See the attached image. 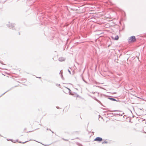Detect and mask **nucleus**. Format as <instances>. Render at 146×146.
I'll list each match as a JSON object with an SVG mask.
<instances>
[{"label": "nucleus", "instance_id": "13", "mask_svg": "<svg viewBox=\"0 0 146 146\" xmlns=\"http://www.w3.org/2000/svg\"><path fill=\"white\" fill-rule=\"evenodd\" d=\"M61 78H62V79H63V75H62V72L61 73Z\"/></svg>", "mask_w": 146, "mask_h": 146}, {"label": "nucleus", "instance_id": "20", "mask_svg": "<svg viewBox=\"0 0 146 146\" xmlns=\"http://www.w3.org/2000/svg\"><path fill=\"white\" fill-rule=\"evenodd\" d=\"M117 111V110H114V111Z\"/></svg>", "mask_w": 146, "mask_h": 146}, {"label": "nucleus", "instance_id": "35", "mask_svg": "<svg viewBox=\"0 0 146 146\" xmlns=\"http://www.w3.org/2000/svg\"><path fill=\"white\" fill-rule=\"evenodd\" d=\"M49 130H50L51 131V130H50V129H49Z\"/></svg>", "mask_w": 146, "mask_h": 146}, {"label": "nucleus", "instance_id": "5", "mask_svg": "<svg viewBox=\"0 0 146 146\" xmlns=\"http://www.w3.org/2000/svg\"><path fill=\"white\" fill-rule=\"evenodd\" d=\"M111 38H112L114 40H118V38H119V37H118V35H116L115 36V37H114L113 36H112Z\"/></svg>", "mask_w": 146, "mask_h": 146}, {"label": "nucleus", "instance_id": "7", "mask_svg": "<svg viewBox=\"0 0 146 146\" xmlns=\"http://www.w3.org/2000/svg\"><path fill=\"white\" fill-rule=\"evenodd\" d=\"M31 140H32L31 139H29V140H27V141H20L19 142V143H24L27 142H28L30 141Z\"/></svg>", "mask_w": 146, "mask_h": 146}, {"label": "nucleus", "instance_id": "8", "mask_svg": "<svg viewBox=\"0 0 146 146\" xmlns=\"http://www.w3.org/2000/svg\"><path fill=\"white\" fill-rule=\"evenodd\" d=\"M14 27V24H11L9 25V27L10 28H12Z\"/></svg>", "mask_w": 146, "mask_h": 146}, {"label": "nucleus", "instance_id": "26", "mask_svg": "<svg viewBox=\"0 0 146 146\" xmlns=\"http://www.w3.org/2000/svg\"><path fill=\"white\" fill-rule=\"evenodd\" d=\"M94 132H92V133H93V134H94Z\"/></svg>", "mask_w": 146, "mask_h": 146}, {"label": "nucleus", "instance_id": "25", "mask_svg": "<svg viewBox=\"0 0 146 146\" xmlns=\"http://www.w3.org/2000/svg\"><path fill=\"white\" fill-rule=\"evenodd\" d=\"M38 78H40L41 77H37Z\"/></svg>", "mask_w": 146, "mask_h": 146}, {"label": "nucleus", "instance_id": "31", "mask_svg": "<svg viewBox=\"0 0 146 146\" xmlns=\"http://www.w3.org/2000/svg\"><path fill=\"white\" fill-rule=\"evenodd\" d=\"M144 133H146V132H145V131H144Z\"/></svg>", "mask_w": 146, "mask_h": 146}, {"label": "nucleus", "instance_id": "27", "mask_svg": "<svg viewBox=\"0 0 146 146\" xmlns=\"http://www.w3.org/2000/svg\"><path fill=\"white\" fill-rule=\"evenodd\" d=\"M6 92H5V93H4L3 94H5Z\"/></svg>", "mask_w": 146, "mask_h": 146}, {"label": "nucleus", "instance_id": "23", "mask_svg": "<svg viewBox=\"0 0 146 146\" xmlns=\"http://www.w3.org/2000/svg\"><path fill=\"white\" fill-rule=\"evenodd\" d=\"M32 139V140H34V141H35V140H34V139ZM35 141H36V140H35Z\"/></svg>", "mask_w": 146, "mask_h": 146}, {"label": "nucleus", "instance_id": "18", "mask_svg": "<svg viewBox=\"0 0 146 146\" xmlns=\"http://www.w3.org/2000/svg\"><path fill=\"white\" fill-rule=\"evenodd\" d=\"M91 93H92V94H95V93H96V92H91Z\"/></svg>", "mask_w": 146, "mask_h": 146}, {"label": "nucleus", "instance_id": "34", "mask_svg": "<svg viewBox=\"0 0 146 146\" xmlns=\"http://www.w3.org/2000/svg\"><path fill=\"white\" fill-rule=\"evenodd\" d=\"M91 133V132H90L89 133L90 134Z\"/></svg>", "mask_w": 146, "mask_h": 146}, {"label": "nucleus", "instance_id": "29", "mask_svg": "<svg viewBox=\"0 0 146 146\" xmlns=\"http://www.w3.org/2000/svg\"><path fill=\"white\" fill-rule=\"evenodd\" d=\"M121 115V116H122V114L121 115Z\"/></svg>", "mask_w": 146, "mask_h": 146}, {"label": "nucleus", "instance_id": "3", "mask_svg": "<svg viewBox=\"0 0 146 146\" xmlns=\"http://www.w3.org/2000/svg\"><path fill=\"white\" fill-rule=\"evenodd\" d=\"M7 141L10 140V141H11L12 142H14V143H15L16 142H18V139L13 140V139H7Z\"/></svg>", "mask_w": 146, "mask_h": 146}, {"label": "nucleus", "instance_id": "30", "mask_svg": "<svg viewBox=\"0 0 146 146\" xmlns=\"http://www.w3.org/2000/svg\"><path fill=\"white\" fill-rule=\"evenodd\" d=\"M47 130H48V128H47Z\"/></svg>", "mask_w": 146, "mask_h": 146}, {"label": "nucleus", "instance_id": "9", "mask_svg": "<svg viewBox=\"0 0 146 146\" xmlns=\"http://www.w3.org/2000/svg\"><path fill=\"white\" fill-rule=\"evenodd\" d=\"M108 99L110 100H111L113 101H116V100L114 98H112L109 97L108 98Z\"/></svg>", "mask_w": 146, "mask_h": 146}, {"label": "nucleus", "instance_id": "32", "mask_svg": "<svg viewBox=\"0 0 146 146\" xmlns=\"http://www.w3.org/2000/svg\"><path fill=\"white\" fill-rule=\"evenodd\" d=\"M110 111V110H108V111Z\"/></svg>", "mask_w": 146, "mask_h": 146}, {"label": "nucleus", "instance_id": "22", "mask_svg": "<svg viewBox=\"0 0 146 146\" xmlns=\"http://www.w3.org/2000/svg\"><path fill=\"white\" fill-rule=\"evenodd\" d=\"M110 44L108 46V47H109V46H110Z\"/></svg>", "mask_w": 146, "mask_h": 146}, {"label": "nucleus", "instance_id": "10", "mask_svg": "<svg viewBox=\"0 0 146 146\" xmlns=\"http://www.w3.org/2000/svg\"><path fill=\"white\" fill-rule=\"evenodd\" d=\"M67 89H68L69 90V93L70 95H73L74 94L72 93H71L70 92L71 91V90L70 89L68 88H66Z\"/></svg>", "mask_w": 146, "mask_h": 146}, {"label": "nucleus", "instance_id": "1", "mask_svg": "<svg viewBox=\"0 0 146 146\" xmlns=\"http://www.w3.org/2000/svg\"><path fill=\"white\" fill-rule=\"evenodd\" d=\"M136 38L134 36H132L130 37L128 40V42L129 43L131 42H135L136 41Z\"/></svg>", "mask_w": 146, "mask_h": 146}, {"label": "nucleus", "instance_id": "28", "mask_svg": "<svg viewBox=\"0 0 146 146\" xmlns=\"http://www.w3.org/2000/svg\"><path fill=\"white\" fill-rule=\"evenodd\" d=\"M19 35H20V33L19 32Z\"/></svg>", "mask_w": 146, "mask_h": 146}, {"label": "nucleus", "instance_id": "33", "mask_svg": "<svg viewBox=\"0 0 146 146\" xmlns=\"http://www.w3.org/2000/svg\"><path fill=\"white\" fill-rule=\"evenodd\" d=\"M91 136H92V135H90V137H91Z\"/></svg>", "mask_w": 146, "mask_h": 146}, {"label": "nucleus", "instance_id": "11", "mask_svg": "<svg viewBox=\"0 0 146 146\" xmlns=\"http://www.w3.org/2000/svg\"><path fill=\"white\" fill-rule=\"evenodd\" d=\"M107 115H108V116L109 117H111L112 116H111V115H111V114H115V113H114V114H113V113H112V114H111L110 113H109V112H108L107 113Z\"/></svg>", "mask_w": 146, "mask_h": 146}, {"label": "nucleus", "instance_id": "14", "mask_svg": "<svg viewBox=\"0 0 146 146\" xmlns=\"http://www.w3.org/2000/svg\"><path fill=\"white\" fill-rule=\"evenodd\" d=\"M68 72H69V73L70 74H71V72L70 71V70H69L68 69Z\"/></svg>", "mask_w": 146, "mask_h": 146}, {"label": "nucleus", "instance_id": "12", "mask_svg": "<svg viewBox=\"0 0 146 146\" xmlns=\"http://www.w3.org/2000/svg\"><path fill=\"white\" fill-rule=\"evenodd\" d=\"M76 144L79 146H83L82 145H81V144L78 143H77Z\"/></svg>", "mask_w": 146, "mask_h": 146}, {"label": "nucleus", "instance_id": "21", "mask_svg": "<svg viewBox=\"0 0 146 146\" xmlns=\"http://www.w3.org/2000/svg\"><path fill=\"white\" fill-rule=\"evenodd\" d=\"M56 108L57 109H59V108L58 107H56Z\"/></svg>", "mask_w": 146, "mask_h": 146}, {"label": "nucleus", "instance_id": "19", "mask_svg": "<svg viewBox=\"0 0 146 146\" xmlns=\"http://www.w3.org/2000/svg\"><path fill=\"white\" fill-rule=\"evenodd\" d=\"M89 96H90V97H91V98H92V97H93V96H91V95H89Z\"/></svg>", "mask_w": 146, "mask_h": 146}, {"label": "nucleus", "instance_id": "4", "mask_svg": "<svg viewBox=\"0 0 146 146\" xmlns=\"http://www.w3.org/2000/svg\"><path fill=\"white\" fill-rule=\"evenodd\" d=\"M65 60V58H64L61 57L59 58L58 60L60 62H62L64 61Z\"/></svg>", "mask_w": 146, "mask_h": 146}, {"label": "nucleus", "instance_id": "15", "mask_svg": "<svg viewBox=\"0 0 146 146\" xmlns=\"http://www.w3.org/2000/svg\"><path fill=\"white\" fill-rule=\"evenodd\" d=\"M62 139L64 140H65V141H67V140H68V139H64V138H62Z\"/></svg>", "mask_w": 146, "mask_h": 146}, {"label": "nucleus", "instance_id": "24", "mask_svg": "<svg viewBox=\"0 0 146 146\" xmlns=\"http://www.w3.org/2000/svg\"><path fill=\"white\" fill-rule=\"evenodd\" d=\"M62 70H61L60 72V74L61 73V71H62Z\"/></svg>", "mask_w": 146, "mask_h": 146}, {"label": "nucleus", "instance_id": "17", "mask_svg": "<svg viewBox=\"0 0 146 146\" xmlns=\"http://www.w3.org/2000/svg\"><path fill=\"white\" fill-rule=\"evenodd\" d=\"M107 141H104L103 142V143H107Z\"/></svg>", "mask_w": 146, "mask_h": 146}, {"label": "nucleus", "instance_id": "2", "mask_svg": "<svg viewBox=\"0 0 146 146\" xmlns=\"http://www.w3.org/2000/svg\"><path fill=\"white\" fill-rule=\"evenodd\" d=\"M102 137H96L94 139V141H102Z\"/></svg>", "mask_w": 146, "mask_h": 146}, {"label": "nucleus", "instance_id": "6", "mask_svg": "<svg viewBox=\"0 0 146 146\" xmlns=\"http://www.w3.org/2000/svg\"><path fill=\"white\" fill-rule=\"evenodd\" d=\"M92 98L93 99H94V100H95L96 101H97V102H98L100 104H101V102L99 100H98L96 98V97H94V96H93V97H92Z\"/></svg>", "mask_w": 146, "mask_h": 146}, {"label": "nucleus", "instance_id": "16", "mask_svg": "<svg viewBox=\"0 0 146 146\" xmlns=\"http://www.w3.org/2000/svg\"><path fill=\"white\" fill-rule=\"evenodd\" d=\"M83 80L84 81V82H86V83H87L86 82L85 80H84L83 79Z\"/></svg>", "mask_w": 146, "mask_h": 146}]
</instances>
